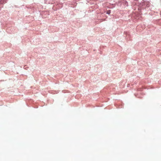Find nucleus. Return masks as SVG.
<instances>
[{"mask_svg":"<svg viewBox=\"0 0 161 161\" xmlns=\"http://www.w3.org/2000/svg\"><path fill=\"white\" fill-rule=\"evenodd\" d=\"M7 0H0V3L1 4H4L6 2Z\"/></svg>","mask_w":161,"mask_h":161,"instance_id":"f257e3e1","label":"nucleus"},{"mask_svg":"<svg viewBox=\"0 0 161 161\" xmlns=\"http://www.w3.org/2000/svg\"><path fill=\"white\" fill-rule=\"evenodd\" d=\"M110 11H108L107 12V14H110Z\"/></svg>","mask_w":161,"mask_h":161,"instance_id":"f03ea898","label":"nucleus"}]
</instances>
